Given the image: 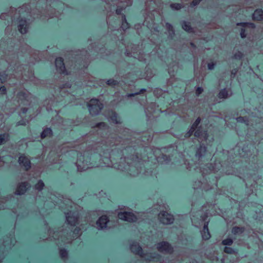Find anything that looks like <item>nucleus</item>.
<instances>
[{
    "label": "nucleus",
    "instance_id": "60",
    "mask_svg": "<svg viewBox=\"0 0 263 263\" xmlns=\"http://www.w3.org/2000/svg\"><path fill=\"white\" fill-rule=\"evenodd\" d=\"M27 110H28V108H26V107H24L21 109L22 113L23 114H26V112L27 111Z\"/></svg>",
    "mask_w": 263,
    "mask_h": 263
},
{
    "label": "nucleus",
    "instance_id": "64",
    "mask_svg": "<svg viewBox=\"0 0 263 263\" xmlns=\"http://www.w3.org/2000/svg\"><path fill=\"white\" fill-rule=\"evenodd\" d=\"M5 208V206H4V204H3L2 205H0V210L4 209Z\"/></svg>",
    "mask_w": 263,
    "mask_h": 263
},
{
    "label": "nucleus",
    "instance_id": "25",
    "mask_svg": "<svg viewBox=\"0 0 263 263\" xmlns=\"http://www.w3.org/2000/svg\"><path fill=\"white\" fill-rule=\"evenodd\" d=\"M74 205L73 203L69 199H65L64 201H63V202L62 203V204L60 205V207L62 209H68V208H70V209H72V205Z\"/></svg>",
    "mask_w": 263,
    "mask_h": 263
},
{
    "label": "nucleus",
    "instance_id": "56",
    "mask_svg": "<svg viewBox=\"0 0 263 263\" xmlns=\"http://www.w3.org/2000/svg\"><path fill=\"white\" fill-rule=\"evenodd\" d=\"M0 92L2 94H5L6 92V89L5 86H2L0 87Z\"/></svg>",
    "mask_w": 263,
    "mask_h": 263
},
{
    "label": "nucleus",
    "instance_id": "19",
    "mask_svg": "<svg viewBox=\"0 0 263 263\" xmlns=\"http://www.w3.org/2000/svg\"><path fill=\"white\" fill-rule=\"evenodd\" d=\"M232 95V92L231 89L224 88L219 91L218 97L220 99H226L230 98Z\"/></svg>",
    "mask_w": 263,
    "mask_h": 263
},
{
    "label": "nucleus",
    "instance_id": "29",
    "mask_svg": "<svg viewBox=\"0 0 263 263\" xmlns=\"http://www.w3.org/2000/svg\"><path fill=\"white\" fill-rule=\"evenodd\" d=\"M9 140V136L8 134L0 135V145L5 144Z\"/></svg>",
    "mask_w": 263,
    "mask_h": 263
},
{
    "label": "nucleus",
    "instance_id": "28",
    "mask_svg": "<svg viewBox=\"0 0 263 263\" xmlns=\"http://www.w3.org/2000/svg\"><path fill=\"white\" fill-rule=\"evenodd\" d=\"M52 134V130L50 128H45L41 134L42 138H44L46 137H50Z\"/></svg>",
    "mask_w": 263,
    "mask_h": 263
},
{
    "label": "nucleus",
    "instance_id": "22",
    "mask_svg": "<svg viewBox=\"0 0 263 263\" xmlns=\"http://www.w3.org/2000/svg\"><path fill=\"white\" fill-rule=\"evenodd\" d=\"M209 222L204 223L202 230L201 231L202 239L204 240H208L211 237V235L208 229Z\"/></svg>",
    "mask_w": 263,
    "mask_h": 263
},
{
    "label": "nucleus",
    "instance_id": "36",
    "mask_svg": "<svg viewBox=\"0 0 263 263\" xmlns=\"http://www.w3.org/2000/svg\"><path fill=\"white\" fill-rule=\"evenodd\" d=\"M122 23L121 27L123 30H125L129 27V25L127 23V22H126V20L125 15H123L122 16Z\"/></svg>",
    "mask_w": 263,
    "mask_h": 263
},
{
    "label": "nucleus",
    "instance_id": "46",
    "mask_svg": "<svg viewBox=\"0 0 263 263\" xmlns=\"http://www.w3.org/2000/svg\"><path fill=\"white\" fill-rule=\"evenodd\" d=\"M165 27L167 31L174 30L173 26L168 23H166Z\"/></svg>",
    "mask_w": 263,
    "mask_h": 263
},
{
    "label": "nucleus",
    "instance_id": "59",
    "mask_svg": "<svg viewBox=\"0 0 263 263\" xmlns=\"http://www.w3.org/2000/svg\"><path fill=\"white\" fill-rule=\"evenodd\" d=\"M26 125V122L24 121H20L16 123V125Z\"/></svg>",
    "mask_w": 263,
    "mask_h": 263
},
{
    "label": "nucleus",
    "instance_id": "2",
    "mask_svg": "<svg viewBox=\"0 0 263 263\" xmlns=\"http://www.w3.org/2000/svg\"><path fill=\"white\" fill-rule=\"evenodd\" d=\"M114 155L110 150L100 145L89 147L83 153L78 154L76 163L79 172H83L88 168L99 166H107L111 164L110 158Z\"/></svg>",
    "mask_w": 263,
    "mask_h": 263
},
{
    "label": "nucleus",
    "instance_id": "24",
    "mask_svg": "<svg viewBox=\"0 0 263 263\" xmlns=\"http://www.w3.org/2000/svg\"><path fill=\"white\" fill-rule=\"evenodd\" d=\"M252 17L254 20L261 21L263 20V11L261 9L255 10Z\"/></svg>",
    "mask_w": 263,
    "mask_h": 263
},
{
    "label": "nucleus",
    "instance_id": "33",
    "mask_svg": "<svg viewBox=\"0 0 263 263\" xmlns=\"http://www.w3.org/2000/svg\"><path fill=\"white\" fill-rule=\"evenodd\" d=\"M44 183L43 182L42 180H40L35 185L34 188L36 190H37L38 191H41L42 190L44 186Z\"/></svg>",
    "mask_w": 263,
    "mask_h": 263
},
{
    "label": "nucleus",
    "instance_id": "10",
    "mask_svg": "<svg viewBox=\"0 0 263 263\" xmlns=\"http://www.w3.org/2000/svg\"><path fill=\"white\" fill-rule=\"evenodd\" d=\"M158 251L164 254H171L173 252V248L167 241H161L156 245Z\"/></svg>",
    "mask_w": 263,
    "mask_h": 263
},
{
    "label": "nucleus",
    "instance_id": "34",
    "mask_svg": "<svg viewBox=\"0 0 263 263\" xmlns=\"http://www.w3.org/2000/svg\"><path fill=\"white\" fill-rule=\"evenodd\" d=\"M159 159L161 162L165 163H168L171 160L170 156L164 154H162L161 156L159 157Z\"/></svg>",
    "mask_w": 263,
    "mask_h": 263
},
{
    "label": "nucleus",
    "instance_id": "23",
    "mask_svg": "<svg viewBox=\"0 0 263 263\" xmlns=\"http://www.w3.org/2000/svg\"><path fill=\"white\" fill-rule=\"evenodd\" d=\"M221 166V165L219 163H215L214 164L212 163L209 164L206 166V167L209 170L210 172H213L214 173H215L220 170V167Z\"/></svg>",
    "mask_w": 263,
    "mask_h": 263
},
{
    "label": "nucleus",
    "instance_id": "11",
    "mask_svg": "<svg viewBox=\"0 0 263 263\" xmlns=\"http://www.w3.org/2000/svg\"><path fill=\"white\" fill-rule=\"evenodd\" d=\"M118 216L119 219L128 222H135L137 220L136 216L131 212H120L118 213Z\"/></svg>",
    "mask_w": 263,
    "mask_h": 263
},
{
    "label": "nucleus",
    "instance_id": "18",
    "mask_svg": "<svg viewBox=\"0 0 263 263\" xmlns=\"http://www.w3.org/2000/svg\"><path fill=\"white\" fill-rule=\"evenodd\" d=\"M18 162L22 166L24 167L26 171H28L31 167L30 161L25 156H20L18 158Z\"/></svg>",
    "mask_w": 263,
    "mask_h": 263
},
{
    "label": "nucleus",
    "instance_id": "52",
    "mask_svg": "<svg viewBox=\"0 0 263 263\" xmlns=\"http://www.w3.org/2000/svg\"><path fill=\"white\" fill-rule=\"evenodd\" d=\"M215 64L214 63H210L208 64V68L209 70H213L215 67Z\"/></svg>",
    "mask_w": 263,
    "mask_h": 263
},
{
    "label": "nucleus",
    "instance_id": "43",
    "mask_svg": "<svg viewBox=\"0 0 263 263\" xmlns=\"http://www.w3.org/2000/svg\"><path fill=\"white\" fill-rule=\"evenodd\" d=\"M195 131L196 130H195L194 129L191 127L190 129L184 135V138H188L190 137L192 135L193 133H195Z\"/></svg>",
    "mask_w": 263,
    "mask_h": 263
},
{
    "label": "nucleus",
    "instance_id": "50",
    "mask_svg": "<svg viewBox=\"0 0 263 263\" xmlns=\"http://www.w3.org/2000/svg\"><path fill=\"white\" fill-rule=\"evenodd\" d=\"M168 32V37L170 39H172L175 35V31L172 30Z\"/></svg>",
    "mask_w": 263,
    "mask_h": 263
},
{
    "label": "nucleus",
    "instance_id": "51",
    "mask_svg": "<svg viewBox=\"0 0 263 263\" xmlns=\"http://www.w3.org/2000/svg\"><path fill=\"white\" fill-rule=\"evenodd\" d=\"M106 126V124L104 122H100L96 124V127L99 128H104Z\"/></svg>",
    "mask_w": 263,
    "mask_h": 263
},
{
    "label": "nucleus",
    "instance_id": "4",
    "mask_svg": "<svg viewBox=\"0 0 263 263\" xmlns=\"http://www.w3.org/2000/svg\"><path fill=\"white\" fill-rule=\"evenodd\" d=\"M130 250L134 253L148 261L149 263H162L163 261L162 257L157 253H143L142 248L137 242H134L130 245Z\"/></svg>",
    "mask_w": 263,
    "mask_h": 263
},
{
    "label": "nucleus",
    "instance_id": "44",
    "mask_svg": "<svg viewBox=\"0 0 263 263\" xmlns=\"http://www.w3.org/2000/svg\"><path fill=\"white\" fill-rule=\"evenodd\" d=\"M111 120L114 123L116 124H118L120 123L119 121L118 120V116L116 113H114L112 115L111 117Z\"/></svg>",
    "mask_w": 263,
    "mask_h": 263
},
{
    "label": "nucleus",
    "instance_id": "55",
    "mask_svg": "<svg viewBox=\"0 0 263 263\" xmlns=\"http://www.w3.org/2000/svg\"><path fill=\"white\" fill-rule=\"evenodd\" d=\"M203 91V89L201 87H198L196 90V93L198 96L201 94Z\"/></svg>",
    "mask_w": 263,
    "mask_h": 263
},
{
    "label": "nucleus",
    "instance_id": "39",
    "mask_svg": "<svg viewBox=\"0 0 263 263\" xmlns=\"http://www.w3.org/2000/svg\"><path fill=\"white\" fill-rule=\"evenodd\" d=\"M106 83L109 86L114 87L119 84V82L114 79H110L107 81Z\"/></svg>",
    "mask_w": 263,
    "mask_h": 263
},
{
    "label": "nucleus",
    "instance_id": "47",
    "mask_svg": "<svg viewBox=\"0 0 263 263\" xmlns=\"http://www.w3.org/2000/svg\"><path fill=\"white\" fill-rule=\"evenodd\" d=\"M245 27H242L241 29V30H240V36L241 38L242 39H244L245 37H246L247 36V34L245 32V29H244Z\"/></svg>",
    "mask_w": 263,
    "mask_h": 263
},
{
    "label": "nucleus",
    "instance_id": "45",
    "mask_svg": "<svg viewBox=\"0 0 263 263\" xmlns=\"http://www.w3.org/2000/svg\"><path fill=\"white\" fill-rule=\"evenodd\" d=\"M243 54L240 51L236 52L233 56V58L237 60L241 59L242 58Z\"/></svg>",
    "mask_w": 263,
    "mask_h": 263
},
{
    "label": "nucleus",
    "instance_id": "14",
    "mask_svg": "<svg viewBox=\"0 0 263 263\" xmlns=\"http://www.w3.org/2000/svg\"><path fill=\"white\" fill-rule=\"evenodd\" d=\"M18 102H21L22 104L27 105L29 101V94L26 91H21L17 94Z\"/></svg>",
    "mask_w": 263,
    "mask_h": 263
},
{
    "label": "nucleus",
    "instance_id": "58",
    "mask_svg": "<svg viewBox=\"0 0 263 263\" xmlns=\"http://www.w3.org/2000/svg\"><path fill=\"white\" fill-rule=\"evenodd\" d=\"M237 72V70L235 69H233L232 71H231V77L232 78H234L235 76V74H236Z\"/></svg>",
    "mask_w": 263,
    "mask_h": 263
},
{
    "label": "nucleus",
    "instance_id": "63",
    "mask_svg": "<svg viewBox=\"0 0 263 263\" xmlns=\"http://www.w3.org/2000/svg\"><path fill=\"white\" fill-rule=\"evenodd\" d=\"M5 15H7L6 14H2L1 15V18H3V19H5Z\"/></svg>",
    "mask_w": 263,
    "mask_h": 263
},
{
    "label": "nucleus",
    "instance_id": "30",
    "mask_svg": "<svg viewBox=\"0 0 263 263\" xmlns=\"http://www.w3.org/2000/svg\"><path fill=\"white\" fill-rule=\"evenodd\" d=\"M244 231V228L239 227H234L232 230V233L234 235L240 234Z\"/></svg>",
    "mask_w": 263,
    "mask_h": 263
},
{
    "label": "nucleus",
    "instance_id": "48",
    "mask_svg": "<svg viewBox=\"0 0 263 263\" xmlns=\"http://www.w3.org/2000/svg\"><path fill=\"white\" fill-rule=\"evenodd\" d=\"M80 230L78 229L77 228H76L74 230V231L72 232V235H74L73 236V238H75L76 237H78L79 235V232Z\"/></svg>",
    "mask_w": 263,
    "mask_h": 263
},
{
    "label": "nucleus",
    "instance_id": "3",
    "mask_svg": "<svg viewBox=\"0 0 263 263\" xmlns=\"http://www.w3.org/2000/svg\"><path fill=\"white\" fill-rule=\"evenodd\" d=\"M31 9V7L30 5L25 4L16 10L19 14L17 18V28L22 34L27 32L29 25L33 19L41 18L44 20L48 16L52 17L48 13V10L47 6H46L45 8H42V10L33 9L30 11Z\"/></svg>",
    "mask_w": 263,
    "mask_h": 263
},
{
    "label": "nucleus",
    "instance_id": "38",
    "mask_svg": "<svg viewBox=\"0 0 263 263\" xmlns=\"http://www.w3.org/2000/svg\"><path fill=\"white\" fill-rule=\"evenodd\" d=\"M223 251L229 254H235L237 252L233 248L229 247H225Z\"/></svg>",
    "mask_w": 263,
    "mask_h": 263
},
{
    "label": "nucleus",
    "instance_id": "7",
    "mask_svg": "<svg viewBox=\"0 0 263 263\" xmlns=\"http://www.w3.org/2000/svg\"><path fill=\"white\" fill-rule=\"evenodd\" d=\"M67 223L71 226H76L79 221V213L77 211H64Z\"/></svg>",
    "mask_w": 263,
    "mask_h": 263
},
{
    "label": "nucleus",
    "instance_id": "21",
    "mask_svg": "<svg viewBox=\"0 0 263 263\" xmlns=\"http://www.w3.org/2000/svg\"><path fill=\"white\" fill-rule=\"evenodd\" d=\"M206 152V147L203 144H200V146L197 149L195 156L198 159H201L204 156Z\"/></svg>",
    "mask_w": 263,
    "mask_h": 263
},
{
    "label": "nucleus",
    "instance_id": "13",
    "mask_svg": "<svg viewBox=\"0 0 263 263\" xmlns=\"http://www.w3.org/2000/svg\"><path fill=\"white\" fill-rule=\"evenodd\" d=\"M55 65L57 70L59 72L61 73L67 74L63 62V60L62 58H58L55 59Z\"/></svg>",
    "mask_w": 263,
    "mask_h": 263
},
{
    "label": "nucleus",
    "instance_id": "27",
    "mask_svg": "<svg viewBox=\"0 0 263 263\" xmlns=\"http://www.w3.org/2000/svg\"><path fill=\"white\" fill-rule=\"evenodd\" d=\"M182 27L183 29L188 32H192L193 31V29L191 27L190 23L189 22H186L185 21L182 22Z\"/></svg>",
    "mask_w": 263,
    "mask_h": 263
},
{
    "label": "nucleus",
    "instance_id": "15",
    "mask_svg": "<svg viewBox=\"0 0 263 263\" xmlns=\"http://www.w3.org/2000/svg\"><path fill=\"white\" fill-rule=\"evenodd\" d=\"M206 182H202L200 180L195 181L193 184V187L194 189L202 188L205 191H208L211 189V185L208 182V180L205 178Z\"/></svg>",
    "mask_w": 263,
    "mask_h": 263
},
{
    "label": "nucleus",
    "instance_id": "54",
    "mask_svg": "<svg viewBox=\"0 0 263 263\" xmlns=\"http://www.w3.org/2000/svg\"><path fill=\"white\" fill-rule=\"evenodd\" d=\"M200 2V1L199 0H193L191 4L192 6H197L199 4Z\"/></svg>",
    "mask_w": 263,
    "mask_h": 263
},
{
    "label": "nucleus",
    "instance_id": "5",
    "mask_svg": "<svg viewBox=\"0 0 263 263\" xmlns=\"http://www.w3.org/2000/svg\"><path fill=\"white\" fill-rule=\"evenodd\" d=\"M11 66L8 68L6 72L0 74V80L2 83H4L13 77L19 78L22 76V71L24 68L22 65L17 63L13 67Z\"/></svg>",
    "mask_w": 263,
    "mask_h": 263
},
{
    "label": "nucleus",
    "instance_id": "53",
    "mask_svg": "<svg viewBox=\"0 0 263 263\" xmlns=\"http://www.w3.org/2000/svg\"><path fill=\"white\" fill-rule=\"evenodd\" d=\"M154 94H155V95H156V96H157V95H159V96H160V95H162V90L161 89H155V90H154Z\"/></svg>",
    "mask_w": 263,
    "mask_h": 263
},
{
    "label": "nucleus",
    "instance_id": "1",
    "mask_svg": "<svg viewBox=\"0 0 263 263\" xmlns=\"http://www.w3.org/2000/svg\"><path fill=\"white\" fill-rule=\"evenodd\" d=\"M120 144L122 146L121 151L123 157L120 158L119 162L114 163L113 167L133 177L144 173L143 162L135 155V140L119 137L115 144Z\"/></svg>",
    "mask_w": 263,
    "mask_h": 263
},
{
    "label": "nucleus",
    "instance_id": "9",
    "mask_svg": "<svg viewBox=\"0 0 263 263\" xmlns=\"http://www.w3.org/2000/svg\"><path fill=\"white\" fill-rule=\"evenodd\" d=\"M109 224V219L106 215L101 216L96 222L97 228L99 230H108L111 227Z\"/></svg>",
    "mask_w": 263,
    "mask_h": 263
},
{
    "label": "nucleus",
    "instance_id": "49",
    "mask_svg": "<svg viewBox=\"0 0 263 263\" xmlns=\"http://www.w3.org/2000/svg\"><path fill=\"white\" fill-rule=\"evenodd\" d=\"M155 106V104L154 103H151V104L149 105V106H148V107H147L145 110V113L147 115V112H149V113H151V111L149 110V108H153V107H154Z\"/></svg>",
    "mask_w": 263,
    "mask_h": 263
},
{
    "label": "nucleus",
    "instance_id": "62",
    "mask_svg": "<svg viewBox=\"0 0 263 263\" xmlns=\"http://www.w3.org/2000/svg\"><path fill=\"white\" fill-rule=\"evenodd\" d=\"M205 169H206V168H204V170H203V172H202V175H203V178H204V177H205V175H206V173L205 172Z\"/></svg>",
    "mask_w": 263,
    "mask_h": 263
},
{
    "label": "nucleus",
    "instance_id": "42",
    "mask_svg": "<svg viewBox=\"0 0 263 263\" xmlns=\"http://www.w3.org/2000/svg\"><path fill=\"white\" fill-rule=\"evenodd\" d=\"M170 6L172 9L176 10H180L181 8L183 7L181 4L178 3L172 4Z\"/></svg>",
    "mask_w": 263,
    "mask_h": 263
},
{
    "label": "nucleus",
    "instance_id": "17",
    "mask_svg": "<svg viewBox=\"0 0 263 263\" xmlns=\"http://www.w3.org/2000/svg\"><path fill=\"white\" fill-rule=\"evenodd\" d=\"M30 187V185L27 182H22L18 185L15 194L20 195H23L26 192L27 189Z\"/></svg>",
    "mask_w": 263,
    "mask_h": 263
},
{
    "label": "nucleus",
    "instance_id": "57",
    "mask_svg": "<svg viewBox=\"0 0 263 263\" xmlns=\"http://www.w3.org/2000/svg\"><path fill=\"white\" fill-rule=\"evenodd\" d=\"M125 54H126L127 56L128 57H134L135 58H136V55H135V52H134L133 53V55L132 54V53H130V52H128L127 51L126 52Z\"/></svg>",
    "mask_w": 263,
    "mask_h": 263
},
{
    "label": "nucleus",
    "instance_id": "26",
    "mask_svg": "<svg viewBox=\"0 0 263 263\" xmlns=\"http://www.w3.org/2000/svg\"><path fill=\"white\" fill-rule=\"evenodd\" d=\"M145 91H146V89H141L140 90L139 92H136V93H128V94L126 95L125 96L123 97V101H126V100H128L129 98H130L132 97H134L136 95H139V94H140V93H142L144 92H145Z\"/></svg>",
    "mask_w": 263,
    "mask_h": 263
},
{
    "label": "nucleus",
    "instance_id": "40",
    "mask_svg": "<svg viewBox=\"0 0 263 263\" xmlns=\"http://www.w3.org/2000/svg\"><path fill=\"white\" fill-rule=\"evenodd\" d=\"M233 243V240L231 238H227L223 240L221 242L222 245L224 246H231Z\"/></svg>",
    "mask_w": 263,
    "mask_h": 263
},
{
    "label": "nucleus",
    "instance_id": "12",
    "mask_svg": "<svg viewBox=\"0 0 263 263\" xmlns=\"http://www.w3.org/2000/svg\"><path fill=\"white\" fill-rule=\"evenodd\" d=\"M194 136L198 138V140L199 142L206 141L208 137L207 132L203 130L201 126L195 132Z\"/></svg>",
    "mask_w": 263,
    "mask_h": 263
},
{
    "label": "nucleus",
    "instance_id": "8",
    "mask_svg": "<svg viewBox=\"0 0 263 263\" xmlns=\"http://www.w3.org/2000/svg\"><path fill=\"white\" fill-rule=\"evenodd\" d=\"M159 221L163 224H170L173 223L174 217L173 215L166 211H161L158 214Z\"/></svg>",
    "mask_w": 263,
    "mask_h": 263
},
{
    "label": "nucleus",
    "instance_id": "41",
    "mask_svg": "<svg viewBox=\"0 0 263 263\" xmlns=\"http://www.w3.org/2000/svg\"><path fill=\"white\" fill-rule=\"evenodd\" d=\"M71 86V84L69 82H66L61 85L59 87L60 91H62L65 88H69Z\"/></svg>",
    "mask_w": 263,
    "mask_h": 263
},
{
    "label": "nucleus",
    "instance_id": "6",
    "mask_svg": "<svg viewBox=\"0 0 263 263\" xmlns=\"http://www.w3.org/2000/svg\"><path fill=\"white\" fill-rule=\"evenodd\" d=\"M90 114L92 116L99 114L103 107V105L99 100L96 99H91L87 104Z\"/></svg>",
    "mask_w": 263,
    "mask_h": 263
},
{
    "label": "nucleus",
    "instance_id": "16",
    "mask_svg": "<svg viewBox=\"0 0 263 263\" xmlns=\"http://www.w3.org/2000/svg\"><path fill=\"white\" fill-rule=\"evenodd\" d=\"M65 231L63 232H54L53 233V235L52 236V237L54 239H60H60L62 241H64V243H69L71 241V238H68L67 237H65L63 235L65 234Z\"/></svg>",
    "mask_w": 263,
    "mask_h": 263
},
{
    "label": "nucleus",
    "instance_id": "61",
    "mask_svg": "<svg viewBox=\"0 0 263 263\" xmlns=\"http://www.w3.org/2000/svg\"><path fill=\"white\" fill-rule=\"evenodd\" d=\"M11 30V28L9 27H7L6 29V32L7 33L8 32H9Z\"/></svg>",
    "mask_w": 263,
    "mask_h": 263
},
{
    "label": "nucleus",
    "instance_id": "32",
    "mask_svg": "<svg viewBox=\"0 0 263 263\" xmlns=\"http://www.w3.org/2000/svg\"><path fill=\"white\" fill-rule=\"evenodd\" d=\"M237 26H240L242 27H249L251 28H254L255 27V25L254 24L252 23H237L236 24Z\"/></svg>",
    "mask_w": 263,
    "mask_h": 263
},
{
    "label": "nucleus",
    "instance_id": "35",
    "mask_svg": "<svg viewBox=\"0 0 263 263\" xmlns=\"http://www.w3.org/2000/svg\"><path fill=\"white\" fill-rule=\"evenodd\" d=\"M201 120L200 117L197 118L191 127L195 130H196L200 127L199 126V125L201 122Z\"/></svg>",
    "mask_w": 263,
    "mask_h": 263
},
{
    "label": "nucleus",
    "instance_id": "31",
    "mask_svg": "<svg viewBox=\"0 0 263 263\" xmlns=\"http://www.w3.org/2000/svg\"><path fill=\"white\" fill-rule=\"evenodd\" d=\"M236 121L238 122L243 123L246 125H248L249 124V121L248 118L246 116L245 117H239L236 118Z\"/></svg>",
    "mask_w": 263,
    "mask_h": 263
},
{
    "label": "nucleus",
    "instance_id": "37",
    "mask_svg": "<svg viewBox=\"0 0 263 263\" xmlns=\"http://www.w3.org/2000/svg\"><path fill=\"white\" fill-rule=\"evenodd\" d=\"M60 255L61 258L65 260L68 257V252L65 249H61L60 250Z\"/></svg>",
    "mask_w": 263,
    "mask_h": 263
},
{
    "label": "nucleus",
    "instance_id": "20",
    "mask_svg": "<svg viewBox=\"0 0 263 263\" xmlns=\"http://www.w3.org/2000/svg\"><path fill=\"white\" fill-rule=\"evenodd\" d=\"M132 4V1L131 0H127L124 2H121L120 4H119L116 9V13L117 14H121V12L124 8L127 6H131Z\"/></svg>",
    "mask_w": 263,
    "mask_h": 263
}]
</instances>
